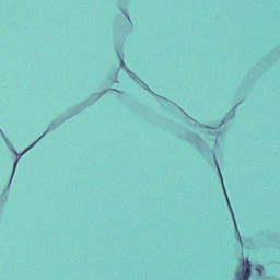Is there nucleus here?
I'll list each match as a JSON object with an SVG mask.
<instances>
[{
	"instance_id": "obj_3",
	"label": "nucleus",
	"mask_w": 280,
	"mask_h": 280,
	"mask_svg": "<svg viewBox=\"0 0 280 280\" xmlns=\"http://www.w3.org/2000/svg\"><path fill=\"white\" fill-rule=\"evenodd\" d=\"M231 212H232V218H233L234 224H235V215L233 214V209H231ZM235 228H236V231H237V224H235Z\"/></svg>"
},
{
	"instance_id": "obj_6",
	"label": "nucleus",
	"mask_w": 280,
	"mask_h": 280,
	"mask_svg": "<svg viewBox=\"0 0 280 280\" xmlns=\"http://www.w3.org/2000/svg\"><path fill=\"white\" fill-rule=\"evenodd\" d=\"M121 65H124V59H120Z\"/></svg>"
},
{
	"instance_id": "obj_1",
	"label": "nucleus",
	"mask_w": 280,
	"mask_h": 280,
	"mask_svg": "<svg viewBox=\"0 0 280 280\" xmlns=\"http://www.w3.org/2000/svg\"><path fill=\"white\" fill-rule=\"evenodd\" d=\"M238 280H249L250 279V261L248 259L243 260V270L236 273Z\"/></svg>"
},
{
	"instance_id": "obj_4",
	"label": "nucleus",
	"mask_w": 280,
	"mask_h": 280,
	"mask_svg": "<svg viewBox=\"0 0 280 280\" xmlns=\"http://www.w3.org/2000/svg\"><path fill=\"white\" fill-rule=\"evenodd\" d=\"M18 163H19V160H16L15 163H14L13 172L16 170Z\"/></svg>"
},
{
	"instance_id": "obj_5",
	"label": "nucleus",
	"mask_w": 280,
	"mask_h": 280,
	"mask_svg": "<svg viewBox=\"0 0 280 280\" xmlns=\"http://www.w3.org/2000/svg\"><path fill=\"white\" fill-rule=\"evenodd\" d=\"M225 198H226V200H228L229 207H231V202L229 201V197L226 196V192H225Z\"/></svg>"
},
{
	"instance_id": "obj_2",
	"label": "nucleus",
	"mask_w": 280,
	"mask_h": 280,
	"mask_svg": "<svg viewBox=\"0 0 280 280\" xmlns=\"http://www.w3.org/2000/svg\"><path fill=\"white\" fill-rule=\"evenodd\" d=\"M264 270V266H258L257 267V271L259 272V275H261V271Z\"/></svg>"
}]
</instances>
